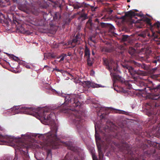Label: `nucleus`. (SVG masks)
Wrapping results in <instances>:
<instances>
[{"label":"nucleus","instance_id":"nucleus-61","mask_svg":"<svg viewBox=\"0 0 160 160\" xmlns=\"http://www.w3.org/2000/svg\"><path fill=\"white\" fill-rule=\"evenodd\" d=\"M141 85L142 84L143 85H144V84H143V83H141Z\"/></svg>","mask_w":160,"mask_h":160},{"label":"nucleus","instance_id":"nucleus-23","mask_svg":"<svg viewBox=\"0 0 160 160\" xmlns=\"http://www.w3.org/2000/svg\"><path fill=\"white\" fill-rule=\"evenodd\" d=\"M137 65L139 67L141 68L144 70H147L148 69V67L147 65L145 64H141L137 63Z\"/></svg>","mask_w":160,"mask_h":160},{"label":"nucleus","instance_id":"nucleus-28","mask_svg":"<svg viewBox=\"0 0 160 160\" xmlns=\"http://www.w3.org/2000/svg\"><path fill=\"white\" fill-rule=\"evenodd\" d=\"M58 17H59V18H61V16L59 13L58 12H55L53 16V19L55 20H56L58 18Z\"/></svg>","mask_w":160,"mask_h":160},{"label":"nucleus","instance_id":"nucleus-1","mask_svg":"<svg viewBox=\"0 0 160 160\" xmlns=\"http://www.w3.org/2000/svg\"><path fill=\"white\" fill-rule=\"evenodd\" d=\"M80 105L78 96L76 94L67 95L65 98L64 103L62 105V107H64L62 109L63 111L69 114L79 132L85 129L83 127L84 120L81 118L79 112L75 108H79Z\"/></svg>","mask_w":160,"mask_h":160},{"label":"nucleus","instance_id":"nucleus-30","mask_svg":"<svg viewBox=\"0 0 160 160\" xmlns=\"http://www.w3.org/2000/svg\"><path fill=\"white\" fill-rule=\"evenodd\" d=\"M87 64L89 66H91L92 65V62L91 60L90 57L89 58H87Z\"/></svg>","mask_w":160,"mask_h":160},{"label":"nucleus","instance_id":"nucleus-46","mask_svg":"<svg viewBox=\"0 0 160 160\" xmlns=\"http://www.w3.org/2000/svg\"><path fill=\"white\" fill-rule=\"evenodd\" d=\"M51 57L52 58H55L56 57V56L53 54H52L51 55Z\"/></svg>","mask_w":160,"mask_h":160},{"label":"nucleus","instance_id":"nucleus-14","mask_svg":"<svg viewBox=\"0 0 160 160\" xmlns=\"http://www.w3.org/2000/svg\"><path fill=\"white\" fill-rule=\"evenodd\" d=\"M82 34L81 33H78L76 36L72 39V43H74L77 44H79L80 43L81 40V37Z\"/></svg>","mask_w":160,"mask_h":160},{"label":"nucleus","instance_id":"nucleus-26","mask_svg":"<svg viewBox=\"0 0 160 160\" xmlns=\"http://www.w3.org/2000/svg\"><path fill=\"white\" fill-rule=\"evenodd\" d=\"M144 21L147 24L150 26L151 27H154L153 26H152L151 23V20L148 18H146L144 20Z\"/></svg>","mask_w":160,"mask_h":160},{"label":"nucleus","instance_id":"nucleus-64","mask_svg":"<svg viewBox=\"0 0 160 160\" xmlns=\"http://www.w3.org/2000/svg\"><path fill=\"white\" fill-rule=\"evenodd\" d=\"M7 55H9V54H8V53H7Z\"/></svg>","mask_w":160,"mask_h":160},{"label":"nucleus","instance_id":"nucleus-17","mask_svg":"<svg viewBox=\"0 0 160 160\" xmlns=\"http://www.w3.org/2000/svg\"><path fill=\"white\" fill-rule=\"evenodd\" d=\"M80 14V16L78 17V19L81 21H83L88 18L87 15L85 13H82Z\"/></svg>","mask_w":160,"mask_h":160},{"label":"nucleus","instance_id":"nucleus-37","mask_svg":"<svg viewBox=\"0 0 160 160\" xmlns=\"http://www.w3.org/2000/svg\"><path fill=\"white\" fill-rule=\"evenodd\" d=\"M139 36L144 38H145L146 36V34L144 33H140L139 34Z\"/></svg>","mask_w":160,"mask_h":160},{"label":"nucleus","instance_id":"nucleus-39","mask_svg":"<svg viewBox=\"0 0 160 160\" xmlns=\"http://www.w3.org/2000/svg\"><path fill=\"white\" fill-rule=\"evenodd\" d=\"M159 76V75H154L152 76V77L153 78L155 79H157V78Z\"/></svg>","mask_w":160,"mask_h":160},{"label":"nucleus","instance_id":"nucleus-5","mask_svg":"<svg viewBox=\"0 0 160 160\" xmlns=\"http://www.w3.org/2000/svg\"><path fill=\"white\" fill-rule=\"evenodd\" d=\"M11 110L13 114L18 113L19 112L28 114L33 115L34 113H38V111L35 108H28L25 107H20L18 106H14L11 108Z\"/></svg>","mask_w":160,"mask_h":160},{"label":"nucleus","instance_id":"nucleus-21","mask_svg":"<svg viewBox=\"0 0 160 160\" xmlns=\"http://www.w3.org/2000/svg\"><path fill=\"white\" fill-rule=\"evenodd\" d=\"M128 53L131 56H134L136 53V50L132 48H129L128 50Z\"/></svg>","mask_w":160,"mask_h":160},{"label":"nucleus","instance_id":"nucleus-10","mask_svg":"<svg viewBox=\"0 0 160 160\" xmlns=\"http://www.w3.org/2000/svg\"><path fill=\"white\" fill-rule=\"evenodd\" d=\"M140 16L139 14L135 13V12L132 11H130L125 13V15L124 16L121 17L120 18L122 19L123 21H126L127 17L131 18L132 17L135 16Z\"/></svg>","mask_w":160,"mask_h":160},{"label":"nucleus","instance_id":"nucleus-20","mask_svg":"<svg viewBox=\"0 0 160 160\" xmlns=\"http://www.w3.org/2000/svg\"><path fill=\"white\" fill-rule=\"evenodd\" d=\"M104 108L102 107H101L100 108H98L97 109V110L98 111V112L101 113V116H102V118H104V117L103 115V114H104V113H102L103 111H104L105 110H106L107 108Z\"/></svg>","mask_w":160,"mask_h":160},{"label":"nucleus","instance_id":"nucleus-53","mask_svg":"<svg viewBox=\"0 0 160 160\" xmlns=\"http://www.w3.org/2000/svg\"><path fill=\"white\" fill-rule=\"evenodd\" d=\"M92 54L93 55H94V52L93 51H92Z\"/></svg>","mask_w":160,"mask_h":160},{"label":"nucleus","instance_id":"nucleus-45","mask_svg":"<svg viewBox=\"0 0 160 160\" xmlns=\"http://www.w3.org/2000/svg\"><path fill=\"white\" fill-rule=\"evenodd\" d=\"M105 19V21H106V19H108V18H106V16H105L103 17L101 19V20H102L103 19Z\"/></svg>","mask_w":160,"mask_h":160},{"label":"nucleus","instance_id":"nucleus-33","mask_svg":"<svg viewBox=\"0 0 160 160\" xmlns=\"http://www.w3.org/2000/svg\"><path fill=\"white\" fill-rule=\"evenodd\" d=\"M104 142H106L108 144H109L110 142V139L108 138H105Z\"/></svg>","mask_w":160,"mask_h":160},{"label":"nucleus","instance_id":"nucleus-38","mask_svg":"<svg viewBox=\"0 0 160 160\" xmlns=\"http://www.w3.org/2000/svg\"><path fill=\"white\" fill-rule=\"evenodd\" d=\"M104 50L105 52H110L111 51V50L107 48H104Z\"/></svg>","mask_w":160,"mask_h":160},{"label":"nucleus","instance_id":"nucleus-18","mask_svg":"<svg viewBox=\"0 0 160 160\" xmlns=\"http://www.w3.org/2000/svg\"><path fill=\"white\" fill-rule=\"evenodd\" d=\"M84 57L89 58L90 57V51L87 46H85L84 51Z\"/></svg>","mask_w":160,"mask_h":160},{"label":"nucleus","instance_id":"nucleus-47","mask_svg":"<svg viewBox=\"0 0 160 160\" xmlns=\"http://www.w3.org/2000/svg\"><path fill=\"white\" fill-rule=\"evenodd\" d=\"M68 56H71V53L70 52H68Z\"/></svg>","mask_w":160,"mask_h":160},{"label":"nucleus","instance_id":"nucleus-25","mask_svg":"<svg viewBox=\"0 0 160 160\" xmlns=\"http://www.w3.org/2000/svg\"><path fill=\"white\" fill-rule=\"evenodd\" d=\"M72 156L69 153H67L64 158V160H71Z\"/></svg>","mask_w":160,"mask_h":160},{"label":"nucleus","instance_id":"nucleus-54","mask_svg":"<svg viewBox=\"0 0 160 160\" xmlns=\"http://www.w3.org/2000/svg\"><path fill=\"white\" fill-rule=\"evenodd\" d=\"M5 1L7 2H8L9 1V0H5Z\"/></svg>","mask_w":160,"mask_h":160},{"label":"nucleus","instance_id":"nucleus-52","mask_svg":"<svg viewBox=\"0 0 160 160\" xmlns=\"http://www.w3.org/2000/svg\"><path fill=\"white\" fill-rule=\"evenodd\" d=\"M25 32L27 33V34H29V33H28V31H25Z\"/></svg>","mask_w":160,"mask_h":160},{"label":"nucleus","instance_id":"nucleus-27","mask_svg":"<svg viewBox=\"0 0 160 160\" xmlns=\"http://www.w3.org/2000/svg\"><path fill=\"white\" fill-rule=\"evenodd\" d=\"M42 21V20H39L38 19H35V21L36 22L33 24L36 25L41 26L42 25V23H41Z\"/></svg>","mask_w":160,"mask_h":160},{"label":"nucleus","instance_id":"nucleus-29","mask_svg":"<svg viewBox=\"0 0 160 160\" xmlns=\"http://www.w3.org/2000/svg\"><path fill=\"white\" fill-rule=\"evenodd\" d=\"M95 139H96V142H97V141L98 140H100V138L99 137L98 134L97 133V131H96V125H95Z\"/></svg>","mask_w":160,"mask_h":160},{"label":"nucleus","instance_id":"nucleus-51","mask_svg":"<svg viewBox=\"0 0 160 160\" xmlns=\"http://www.w3.org/2000/svg\"><path fill=\"white\" fill-rule=\"evenodd\" d=\"M142 60H145V58H144L142 57Z\"/></svg>","mask_w":160,"mask_h":160},{"label":"nucleus","instance_id":"nucleus-12","mask_svg":"<svg viewBox=\"0 0 160 160\" xmlns=\"http://www.w3.org/2000/svg\"><path fill=\"white\" fill-rule=\"evenodd\" d=\"M4 140L2 141V143H0L1 144H10L13 143L15 142V140L12 137L10 136H6L4 137Z\"/></svg>","mask_w":160,"mask_h":160},{"label":"nucleus","instance_id":"nucleus-40","mask_svg":"<svg viewBox=\"0 0 160 160\" xmlns=\"http://www.w3.org/2000/svg\"><path fill=\"white\" fill-rule=\"evenodd\" d=\"M11 58H12L14 60L16 61H17V59H18V58L14 56L13 55H12Z\"/></svg>","mask_w":160,"mask_h":160},{"label":"nucleus","instance_id":"nucleus-32","mask_svg":"<svg viewBox=\"0 0 160 160\" xmlns=\"http://www.w3.org/2000/svg\"><path fill=\"white\" fill-rule=\"evenodd\" d=\"M114 110L115 111V112L117 113H123V114H127L126 113H127V112H125L124 111H121V110H117V109H115Z\"/></svg>","mask_w":160,"mask_h":160},{"label":"nucleus","instance_id":"nucleus-55","mask_svg":"<svg viewBox=\"0 0 160 160\" xmlns=\"http://www.w3.org/2000/svg\"><path fill=\"white\" fill-rule=\"evenodd\" d=\"M90 40H91V41H92V42H94V41H93V40H92V38H90Z\"/></svg>","mask_w":160,"mask_h":160},{"label":"nucleus","instance_id":"nucleus-43","mask_svg":"<svg viewBox=\"0 0 160 160\" xmlns=\"http://www.w3.org/2000/svg\"><path fill=\"white\" fill-rule=\"evenodd\" d=\"M92 158L93 160H98V159L97 156L94 155H92Z\"/></svg>","mask_w":160,"mask_h":160},{"label":"nucleus","instance_id":"nucleus-4","mask_svg":"<svg viewBox=\"0 0 160 160\" xmlns=\"http://www.w3.org/2000/svg\"><path fill=\"white\" fill-rule=\"evenodd\" d=\"M16 150H18L23 155L24 160H29V156L28 155V150L32 147V144L28 143L27 141L22 142L21 139L14 144Z\"/></svg>","mask_w":160,"mask_h":160},{"label":"nucleus","instance_id":"nucleus-31","mask_svg":"<svg viewBox=\"0 0 160 160\" xmlns=\"http://www.w3.org/2000/svg\"><path fill=\"white\" fill-rule=\"evenodd\" d=\"M66 54L63 53L62 54H61V55L59 56V57L58 58H61V59L59 60V62H61L62 61H63L64 60L65 57H66Z\"/></svg>","mask_w":160,"mask_h":160},{"label":"nucleus","instance_id":"nucleus-58","mask_svg":"<svg viewBox=\"0 0 160 160\" xmlns=\"http://www.w3.org/2000/svg\"><path fill=\"white\" fill-rule=\"evenodd\" d=\"M70 19H71V20H72V19H73V18H72L71 17L70 18Z\"/></svg>","mask_w":160,"mask_h":160},{"label":"nucleus","instance_id":"nucleus-36","mask_svg":"<svg viewBox=\"0 0 160 160\" xmlns=\"http://www.w3.org/2000/svg\"><path fill=\"white\" fill-rule=\"evenodd\" d=\"M68 148L72 151H75V150H76L75 148L71 146L68 147Z\"/></svg>","mask_w":160,"mask_h":160},{"label":"nucleus","instance_id":"nucleus-35","mask_svg":"<svg viewBox=\"0 0 160 160\" xmlns=\"http://www.w3.org/2000/svg\"><path fill=\"white\" fill-rule=\"evenodd\" d=\"M53 70H56L57 71L60 72L62 73L63 71L62 69H59L58 68H56L54 69Z\"/></svg>","mask_w":160,"mask_h":160},{"label":"nucleus","instance_id":"nucleus-3","mask_svg":"<svg viewBox=\"0 0 160 160\" xmlns=\"http://www.w3.org/2000/svg\"><path fill=\"white\" fill-rule=\"evenodd\" d=\"M100 20L98 18L91 19L89 18L86 23V26L90 30H100V27L102 28H106L108 29L109 32H113L115 28L112 24L102 22H100Z\"/></svg>","mask_w":160,"mask_h":160},{"label":"nucleus","instance_id":"nucleus-22","mask_svg":"<svg viewBox=\"0 0 160 160\" xmlns=\"http://www.w3.org/2000/svg\"><path fill=\"white\" fill-rule=\"evenodd\" d=\"M83 6V4L82 3L77 2L76 3L73 5L74 9H77L81 8Z\"/></svg>","mask_w":160,"mask_h":160},{"label":"nucleus","instance_id":"nucleus-57","mask_svg":"<svg viewBox=\"0 0 160 160\" xmlns=\"http://www.w3.org/2000/svg\"><path fill=\"white\" fill-rule=\"evenodd\" d=\"M82 54H83V52H82V53L81 54V55L82 56Z\"/></svg>","mask_w":160,"mask_h":160},{"label":"nucleus","instance_id":"nucleus-24","mask_svg":"<svg viewBox=\"0 0 160 160\" xmlns=\"http://www.w3.org/2000/svg\"><path fill=\"white\" fill-rule=\"evenodd\" d=\"M51 152L50 150H48L47 152V157L46 160H51Z\"/></svg>","mask_w":160,"mask_h":160},{"label":"nucleus","instance_id":"nucleus-9","mask_svg":"<svg viewBox=\"0 0 160 160\" xmlns=\"http://www.w3.org/2000/svg\"><path fill=\"white\" fill-rule=\"evenodd\" d=\"M153 145L155 147V148H153L151 150L150 152V154L152 155L155 154L157 152L159 153L158 154V158L160 160V144L154 142H153Z\"/></svg>","mask_w":160,"mask_h":160},{"label":"nucleus","instance_id":"nucleus-8","mask_svg":"<svg viewBox=\"0 0 160 160\" xmlns=\"http://www.w3.org/2000/svg\"><path fill=\"white\" fill-rule=\"evenodd\" d=\"M113 86H115V83L117 81H118L121 82L122 83L124 84L127 87V88L130 89L132 88V85L130 84L128 81H125V80L119 75L115 73H113Z\"/></svg>","mask_w":160,"mask_h":160},{"label":"nucleus","instance_id":"nucleus-34","mask_svg":"<svg viewBox=\"0 0 160 160\" xmlns=\"http://www.w3.org/2000/svg\"><path fill=\"white\" fill-rule=\"evenodd\" d=\"M71 20L70 19V18H68L66 20V21H65V24H68L70 22Z\"/></svg>","mask_w":160,"mask_h":160},{"label":"nucleus","instance_id":"nucleus-50","mask_svg":"<svg viewBox=\"0 0 160 160\" xmlns=\"http://www.w3.org/2000/svg\"><path fill=\"white\" fill-rule=\"evenodd\" d=\"M148 37H152V35H151L150 34V33H148Z\"/></svg>","mask_w":160,"mask_h":160},{"label":"nucleus","instance_id":"nucleus-13","mask_svg":"<svg viewBox=\"0 0 160 160\" xmlns=\"http://www.w3.org/2000/svg\"><path fill=\"white\" fill-rule=\"evenodd\" d=\"M82 83L83 87H86L88 88L90 87L93 88L98 87V85L94 84L89 81H83L82 82Z\"/></svg>","mask_w":160,"mask_h":160},{"label":"nucleus","instance_id":"nucleus-6","mask_svg":"<svg viewBox=\"0 0 160 160\" xmlns=\"http://www.w3.org/2000/svg\"><path fill=\"white\" fill-rule=\"evenodd\" d=\"M18 8L28 14L32 13L37 16L39 13L37 9H35L34 7L28 4L21 5L19 6Z\"/></svg>","mask_w":160,"mask_h":160},{"label":"nucleus","instance_id":"nucleus-11","mask_svg":"<svg viewBox=\"0 0 160 160\" xmlns=\"http://www.w3.org/2000/svg\"><path fill=\"white\" fill-rule=\"evenodd\" d=\"M154 27L156 28V33L153 32H152V36L154 38H158V34L160 35V23L158 22L154 24Z\"/></svg>","mask_w":160,"mask_h":160},{"label":"nucleus","instance_id":"nucleus-48","mask_svg":"<svg viewBox=\"0 0 160 160\" xmlns=\"http://www.w3.org/2000/svg\"><path fill=\"white\" fill-rule=\"evenodd\" d=\"M157 62V60H154V61H153V63H156Z\"/></svg>","mask_w":160,"mask_h":160},{"label":"nucleus","instance_id":"nucleus-42","mask_svg":"<svg viewBox=\"0 0 160 160\" xmlns=\"http://www.w3.org/2000/svg\"><path fill=\"white\" fill-rule=\"evenodd\" d=\"M113 11V10L112 9H108V10H107V12L109 14H111L112 12Z\"/></svg>","mask_w":160,"mask_h":160},{"label":"nucleus","instance_id":"nucleus-15","mask_svg":"<svg viewBox=\"0 0 160 160\" xmlns=\"http://www.w3.org/2000/svg\"><path fill=\"white\" fill-rule=\"evenodd\" d=\"M122 67L124 68H126L127 69L128 72L131 75H132L134 74V72H135L136 73L138 74V73L137 72L134 71L133 68L131 66L128 65L127 64H125L122 65Z\"/></svg>","mask_w":160,"mask_h":160},{"label":"nucleus","instance_id":"nucleus-2","mask_svg":"<svg viewBox=\"0 0 160 160\" xmlns=\"http://www.w3.org/2000/svg\"><path fill=\"white\" fill-rule=\"evenodd\" d=\"M45 113L44 111L42 118L46 124L50 125L51 132L46 134L40 135L38 137L43 140V142L41 144L42 148L57 149L58 148L59 144V139L57 135L58 126L54 120L55 115L52 112L46 116Z\"/></svg>","mask_w":160,"mask_h":160},{"label":"nucleus","instance_id":"nucleus-59","mask_svg":"<svg viewBox=\"0 0 160 160\" xmlns=\"http://www.w3.org/2000/svg\"><path fill=\"white\" fill-rule=\"evenodd\" d=\"M70 19H71V20H72V19H73V18H72L71 17L70 18Z\"/></svg>","mask_w":160,"mask_h":160},{"label":"nucleus","instance_id":"nucleus-44","mask_svg":"<svg viewBox=\"0 0 160 160\" xmlns=\"http://www.w3.org/2000/svg\"><path fill=\"white\" fill-rule=\"evenodd\" d=\"M79 13H80V12H78L77 14H74L72 15V16H71V17L73 19V18H75V16H76V15L79 14Z\"/></svg>","mask_w":160,"mask_h":160},{"label":"nucleus","instance_id":"nucleus-62","mask_svg":"<svg viewBox=\"0 0 160 160\" xmlns=\"http://www.w3.org/2000/svg\"><path fill=\"white\" fill-rule=\"evenodd\" d=\"M111 108L112 109H113L112 108Z\"/></svg>","mask_w":160,"mask_h":160},{"label":"nucleus","instance_id":"nucleus-49","mask_svg":"<svg viewBox=\"0 0 160 160\" xmlns=\"http://www.w3.org/2000/svg\"><path fill=\"white\" fill-rule=\"evenodd\" d=\"M3 130V129L2 128V127L0 126V130L2 131Z\"/></svg>","mask_w":160,"mask_h":160},{"label":"nucleus","instance_id":"nucleus-19","mask_svg":"<svg viewBox=\"0 0 160 160\" xmlns=\"http://www.w3.org/2000/svg\"><path fill=\"white\" fill-rule=\"evenodd\" d=\"M130 36L128 35H123L122 37V41L123 42H129L130 40Z\"/></svg>","mask_w":160,"mask_h":160},{"label":"nucleus","instance_id":"nucleus-16","mask_svg":"<svg viewBox=\"0 0 160 160\" xmlns=\"http://www.w3.org/2000/svg\"><path fill=\"white\" fill-rule=\"evenodd\" d=\"M97 147L99 154V157L100 160H102L103 157V154L101 150V147L100 144L97 143Z\"/></svg>","mask_w":160,"mask_h":160},{"label":"nucleus","instance_id":"nucleus-7","mask_svg":"<svg viewBox=\"0 0 160 160\" xmlns=\"http://www.w3.org/2000/svg\"><path fill=\"white\" fill-rule=\"evenodd\" d=\"M103 61L104 64L107 66V68L111 72V75L112 74V68L114 71H117L118 65L112 59L103 58Z\"/></svg>","mask_w":160,"mask_h":160},{"label":"nucleus","instance_id":"nucleus-41","mask_svg":"<svg viewBox=\"0 0 160 160\" xmlns=\"http://www.w3.org/2000/svg\"><path fill=\"white\" fill-rule=\"evenodd\" d=\"M98 8L97 7H92L91 8V10L92 11H96V10Z\"/></svg>","mask_w":160,"mask_h":160},{"label":"nucleus","instance_id":"nucleus-63","mask_svg":"<svg viewBox=\"0 0 160 160\" xmlns=\"http://www.w3.org/2000/svg\"><path fill=\"white\" fill-rule=\"evenodd\" d=\"M0 136H1V137H2V135H0Z\"/></svg>","mask_w":160,"mask_h":160},{"label":"nucleus","instance_id":"nucleus-56","mask_svg":"<svg viewBox=\"0 0 160 160\" xmlns=\"http://www.w3.org/2000/svg\"><path fill=\"white\" fill-rule=\"evenodd\" d=\"M130 2V0H127V2Z\"/></svg>","mask_w":160,"mask_h":160},{"label":"nucleus","instance_id":"nucleus-60","mask_svg":"<svg viewBox=\"0 0 160 160\" xmlns=\"http://www.w3.org/2000/svg\"><path fill=\"white\" fill-rule=\"evenodd\" d=\"M135 11H136V12H138V10H135Z\"/></svg>","mask_w":160,"mask_h":160}]
</instances>
